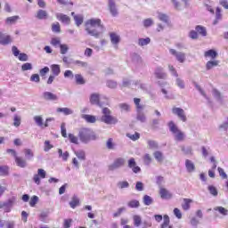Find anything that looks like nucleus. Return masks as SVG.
Segmentation results:
<instances>
[{"mask_svg": "<svg viewBox=\"0 0 228 228\" xmlns=\"http://www.w3.org/2000/svg\"><path fill=\"white\" fill-rule=\"evenodd\" d=\"M101 29L102 31L104 30V24H102V20L101 19H90L86 22V31L91 37H94V38H99L101 37Z\"/></svg>", "mask_w": 228, "mask_h": 228, "instance_id": "obj_1", "label": "nucleus"}, {"mask_svg": "<svg viewBox=\"0 0 228 228\" xmlns=\"http://www.w3.org/2000/svg\"><path fill=\"white\" fill-rule=\"evenodd\" d=\"M78 138L83 143H88L91 140H95V134L90 128H81L78 132Z\"/></svg>", "mask_w": 228, "mask_h": 228, "instance_id": "obj_2", "label": "nucleus"}, {"mask_svg": "<svg viewBox=\"0 0 228 228\" xmlns=\"http://www.w3.org/2000/svg\"><path fill=\"white\" fill-rule=\"evenodd\" d=\"M167 126L169 127V131L175 134V140H176V142H184L186 135L179 129L174 121H169Z\"/></svg>", "mask_w": 228, "mask_h": 228, "instance_id": "obj_3", "label": "nucleus"}, {"mask_svg": "<svg viewBox=\"0 0 228 228\" xmlns=\"http://www.w3.org/2000/svg\"><path fill=\"white\" fill-rule=\"evenodd\" d=\"M6 152L7 154H12V156H13L17 167H20V168H26V167H28V162H26V159L22 157H19L15 150L7 149Z\"/></svg>", "mask_w": 228, "mask_h": 228, "instance_id": "obj_4", "label": "nucleus"}, {"mask_svg": "<svg viewBox=\"0 0 228 228\" xmlns=\"http://www.w3.org/2000/svg\"><path fill=\"white\" fill-rule=\"evenodd\" d=\"M102 114V122H104V124H117L118 122L117 118L111 116V110L109 108H103Z\"/></svg>", "mask_w": 228, "mask_h": 228, "instance_id": "obj_5", "label": "nucleus"}, {"mask_svg": "<svg viewBox=\"0 0 228 228\" xmlns=\"http://www.w3.org/2000/svg\"><path fill=\"white\" fill-rule=\"evenodd\" d=\"M15 197L10 198L7 201L5 202H1L0 203V209H4V213H10L12 211V208L15 204Z\"/></svg>", "mask_w": 228, "mask_h": 228, "instance_id": "obj_6", "label": "nucleus"}, {"mask_svg": "<svg viewBox=\"0 0 228 228\" xmlns=\"http://www.w3.org/2000/svg\"><path fill=\"white\" fill-rule=\"evenodd\" d=\"M126 165V159L124 158H117L113 161L112 164L109 166V170L110 172H113V170H117V168H120Z\"/></svg>", "mask_w": 228, "mask_h": 228, "instance_id": "obj_7", "label": "nucleus"}, {"mask_svg": "<svg viewBox=\"0 0 228 228\" xmlns=\"http://www.w3.org/2000/svg\"><path fill=\"white\" fill-rule=\"evenodd\" d=\"M172 113L174 115H177L178 118H180L182 122H186V120H188V118H186V113L184 112V110L179 107H173Z\"/></svg>", "mask_w": 228, "mask_h": 228, "instance_id": "obj_8", "label": "nucleus"}, {"mask_svg": "<svg viewBox=\"0 0 228 228\" xmlns=\"http://www.w3.org/2000/svg\"><path fill=\"white\" fill-rule=\"evenodd\" d=\"M34 120H35L37 126H38L39 127H42V129H44V127H49V122H51V120H53V118H48L45 119V122L44 123V119L42 118V116H35Z\"/></svg>", "mask_w": 228, "mask_h": 228, "instance_id": "obj_9", "label": "nucleus"}, {"mask_svg": "<svg viewBox=\"0 0 228 228\" xmlns=\"http://www.w3.org/2000/svg\"><path fill=\"white\" fill-rule=\"evenodd\" d=\"M47 173L45 170L39 168L37 169V174L34 175L33 181L36 184H40V179H45Z\"/></svg>", "mask_w": 228, "mask_h": 228, "instance_id": "obj_10", "label": "nucleus"}, {"mask_svg": "<svg viewBox=\"0 0 228 228\" xmlns=\"http://www.w3.org/2000/svg\"><path fill=\"white\" fill-rule=\"evenodd\" d=\"M169 53L175 56L177 61L180 63H184V61L186 60V54L183 52H177L175 49H169Z\"/></svg>", "mask_w": 228, "mask_h": 228, "instance_id": "obj_11", "label": "nucleus"}, {"mask_svg": "<svg viewBox=\"0 0 228 228\" xmlns=\"http://www.w3.org/2000/svg\"><path fill=\"white\" fill-rule=\"evenodd\" d=\"M13 42L12 36L0 32V45H10Z\"/></svg>", "mask_w": 228, "mask_h": 228, "instance_id": "obj_12", "label": "nucleus"}, {"mask_svg": "<svg viewBox=\"0 0 228 228\" xmlns=\"http://www.w3.org/2000/svg\"><path fill=\"white\" fill-rule=\"evenodd\" d=\"M35 17L37 20H47L49 19V13L44 9H39L36 12Z\"/></svg>", "mask_w": 228, "mask_h": 228, "instance_id": "obj_13", "label": "nucleus"}, {"mask_svg": "<svg viewBox=\"0 0 228 228\" xmlns=\"http://www.w3.org/2000/svg\"><path fill=\"white\" fill-rule=\"evenodd\" d=\"M128 167L132 168L134 174H138V172L142 171V168H140V167L136 166V160L134 159V158H131L128 160Z\"/></svg>", "mask_w": 228, "mask_h": 228, "instance_id": "obj_14", "label": "nucleus"}, {"mask_svg": "<svg viewBox=\"0 0 228 228\" xmlns=\"http://www.w3.org/2000/svg\"><path fill=\"white\" fill-rule=\"evenodd\" d=\"M109 10L112 17H117V15H118V10L117 9V4L114 0H109Z\"/></svg>", "mask_w": 228, "mask_h": 228, "instance_id": "obj_15", "label": "nucleus"}, {"mask_svg": "<svg viewBox=\"0 0 228 228\" xmlns=\"http://www.w3.org/2000/svg\"><path fill=\"white\" fill-rule=\"evenodd\" d=\"M101 96L99 94H93L90 96V102L91 104L100 106V108H102V104H101Z\"/></svg>", "mask_w": 228, "mask_h": 228, "instance_id": "obj_16", "label": "nucleus"}, {"mask_svg": "<svg viewBox=\"0 0 228 228\" xmlns=\"http://www.w3.org/2000/svg\"><path fill=\"white\" fill-rule=\"evenodd\" d=\"M154 75L157 79H167V73L163 71L162 67L156 68Z\"/></svg>", "mask_w": 228, "mask_h": 228, "instance_id": "obj_17", "label": "nucleus"}, {"mask_svg": "<svg viewBox=\"0 0 228 228\" xmlns=\"http://www.w3.org/2000/svg\"><path fill=\"white\" fill-rule=\"evenodd\" d=\"M56 19H58V20L62 22V24H67V25L70 24V18L67 14L57 13Z\"/></svg>", "mask_w": 228, "mask_h": 228, "instance_id": "obj_18", "label": "nucleus"}, {"mask_svg": "<svg viewBox=\"0 0 228 228\" xmlns=\"http://www.w3.org/2000/svg\"><path fill=\"white\" fill-rule=\"evenodd\" d=\"M110 42L113 45H118L120 44V36L115 32L110 33Z\"/></svg>", "mask_w": 228, "mask_h": 228, "instance_id": "obj_19", "label": "nucleus"}, {"mask_svg": "<svg viewBox=\"0 0 228 228\" xmlns=\"http://www.w3.org/2000/svg\"><path fill=\"white\" fill-rule=\"evenodd\" d=\"M43 97L45 101H58V95L51 93V92H45L43 94Z\"/></svg>", "mask_w": 228, "mask_h": 228, "instance_id": "obj_20", "label": "nucleus"}, {"mask_svg": "<svg viewBox=\"0 0 228 228\" xmlns=\"http://www.w3.org/2000/svg\"><path fill=\"white\" fill-rule=\"evenodd\" d=\"M159 195L161 199H165V200L172 199V193H170V191H168V190L165 188H160Z\"/></svg>", "mask_w": 228, "mask_h": 228, "instance_id": "obj_21", "label": "nucleus"}, {"mask_svg": "<svg viewBox=\"0 0 228 228\" xmlns=\"http://www.w3.org/2000/svg\"><path fill=\"white\" fill-rule=\"evenodd\" d=\"M204 56L205 58H210L211 60H215V58L218 56V53H216V51L213 49H210L204 53Z\"/></svg>", "mask_w": 228, "mask_h": 228, "instance_id": "obj_22", "label": "nucleus"}, {"mask_svg": "<svg viewBox=\"0 0 228 228\" xmlns=\"http://www.w3.org/2000/svg\"><path fill=\"white\" fill-rule=\"evenodd\" d=\"M50 69L52 70L53 76H60L61 73V69L60 68V65L58 64H52L50 66Z\"/></svg>", "mask_w": 228, "mask_h": 228, "instance_id": "obj_23", "label": "nucleus"}, {"mask_svg": "<svg viewBox=\"0 0 228 228\" xmlns=\"http://www.w3.org/2000/svg\"><path fill=\"white\" fill-rule=\"evenodd\" d=\"M163 218L164 221L160 225L161 228H174L172 225H170V217L168 216V215H165Z\"/></svg>", "mask_w": 228, "mask_h": 228, "instance_id": "obj_24", "label": "nucleus"}, {"mask_svg": "<svg viewBox=\"0 0 228 228\" xmlns=\"http://www.w3.org/2000/svg\"><path fill=\"white\" fill-rule=\"evenodd\" d=\"M219 63H220V61H216V60L208 61L206 63V69L207 70H211V69H213L214 67H218Z\"/></svg>", "mask_w": 228, "mask_h": 228, "instance_id": "obj_25", "label": "nucleus"}, {"mask_svg": "<svg viewBox=\"0 0 228 228\" xmlns=\"http://www.w3.org/2000/svg\"><path fill=\"white\" fill-rule=\"evenodd\" d=\"M79 204H80L79 198H77V196H73L71 199V202H69L70 208L72 209H76V208H77Z\"/></svg>", "mask_w": 228, "mask_h": 228, "instance_id": "obj_26", "label": "nucleus"}, {"mask_svg": "<svg viewBox=\"0 0 228 228\" xmlns=\"http://www.w3.org/2000/svg\"><path fill=\"white\" fill-rule=\"evenodd\" d=\"M185 167H186L188 172H190V173L195 172V164H193V162H191V160L186 159Z\"/></svg>", "mask_w": 228, "mask_h": 228, "instance_id": "obj_27", "label": "nucleus"}, {"mask_svg": "<svg viewBox=\"0 0 228 228\" xmlns=\"http://www.w3.org/2000/svg\"><path fill=\"white\" fill-rule=\"evenodd\" d=\"M191 202H193V200L191 199H183V204H182V208L183 211H188L190 209Z\"/></svg>", "mask_w": 228, "mask_h": 228, "instance_id": "obj_28", "label": "nucleus"}, {"mask_svg": "<svg viewBox=\"0 0 228 228\" xmlns=\"http://www.w3.org/2000/svg\"><path fill=\"white\" fill-rule=\"evenodd\" d=\"M75 83L77 85H85L86 81L85 80V77L81 74H76L75 75Z\"/></svg>", "mask_w": 228, "mask_h": 228, "instance_id": "obj_29", "label": "nucleus"}, {"mask_svg": "<svg viewBox=\"0 0 228 228\" xmlns=\"http://www.w3.org/2000/svg\"><path fill=\"white\" fill-rule=\"evenodd\" d=\"M141 102H142V100L140 98H134V102L135 104L138 113H140L142 111V110H143V108H145V105L140 104Z\"/></svg>", "mask_w": 228, "mask_h": 228, "instance_id": "obj_30", "label": "nucleus"}, {"mask_svg": "<svg viewBox=\"0 0 228 228\" xmlns=\"http://www.w3.org/2000/svg\"><path fill=\"white\" fill-rule=\"evenodd\" d=\"M197 33H199V35H201V37H206L208 35V31L206 30V28L198 25L195 28Z\"/></svg>", "mask_w": 228, "mask_h": 228, "instance_id": "obj_31", "label": "nucleus"}, {"mask_svg": "<svg viewBox=\"0 0 228 228\" xmlns=\"http://www.w3.org/2000/svg\"><path fill=\"white\" fill-rule=\"evenodd\" d=\"M134 225L140 227L142 225V216L138 215L133 216Z\"/></svg>", "mask_w": 228, "mask_h": 228, "instance_id": "obj_32", "label": "nucleus"}, {"mask_svg": "<svg viewBox=\"0 0 228 228\" xmlns=\"http://www.w3.org/2000/svg\"><path fill=\"white\" fill-rule=\"evenodd\" d=\"M74 20H75L76 26H77V27L81 26V24H83V21H84L83 15H81V14L75 15Z\"/></svg>", "mask_w": 228, "mask_h": 228, "instance_id": "obj_33", "label": "nucleus"}, {"mask_svg": "<svg viewBox=\"0 0 228 228\" xmlns=\"http://www.w3.org/2000/svg\"><path fill=\"white\" fill-rule=\"evenodd\" d=\"M126 137L132 140V142H136V140H140V133L135 132L134 134L127 133Z\"/></svg>", "mask_w": 228, "mask_h": 228, "instance_id": "obj_34", "label": "nucleus"}, {"mask_svg": "<svg viewBox=\"0 0 228 228\" xmlns=\"http://www.w3.org/2000/svg\"><path fill=\"white\" fill-rule=\"evenodd\" d=\"M127 206L132 208H140V201L138 200H132L128 201Z\"/></svg>", "mask_w": 228, "mask_h": 228, "instance_id": "obj_35", "label": "nucleus"}, {"mask_svg": "<svg viewBox=\"0 0 228 228\" xmlns=\"http://www.w3.org/2000/svg\"><path fill=\"white\" fill-rule=\"evenodd\" d=\"M75 156H77V158H78V159H81L82 161H85L86 159V154L85 153V151H75Z\"/></svg>", "mask_w": 228, "mask_h": 228, "instance_id": "obj_36", "label": "nucleus"}, {"mask_svg": "<svg viewBox=\"0 0 228 228\" xmlns=\"http://www.w3.org/2000/svg\"><path fill=\"white\" fill-rule=\"evenodd\" d=\"M149 44H151V39L149 37L139 38V40H138V45L141 47H143L144 45H149Z\"/></svg>", "mask_w": 228, "mask_h": 228, "instance_id": "obj_37", "label": "nucleus"}, {"mask_svg": "<svg viewBox=\"0 0 228 228\" xmlns=\"http://www.w3.org/2000/svg\"><path fill=\"white\" fill-rule=\"evenodd\" d=\"M84 118L89 124H95V122L97 121V118H95V116H92V115H84Z\"/></svg>", "mask_w": 228, "mask_h": 228, "instance_id": "obj_38", "label": "nucleus"}, {"mask_svg": "<svg viewBox=\"0 0 228 228\" xmlns=\"http://www.w3.org/2000/svg\"><path fill=\"white\" fill-rule=\"evenodd\" d=\"M52 31L53 33H61V27L60 26V22L52 24Z\"/></svg>", "mask_w": 228, "mask_h": 228, "instance_id": "obj_39", "label": "nucleus"}, {"mask_svg": "<svg viewBox=\"0 0 228 228\" xmlns=\"http://www.w3.org/2000/svg\"><path fill=\"white\" fill-rule=\"evenodd\" d=\"M106 147L109 151H113L115 149V142H113V138H109L106 142Z\"/></svg>", "mask_w": 228, "mask_h": 228, "instance_id": "obj_40", "label": "nucleus"}, {"mask_svg": "<svg viewBox=\"0 0 228 228\" xmlns=\"http://www.w3.org/2000/svg\"><path fill=\"white\" fill-rule=\"evenodd\" d=\"M58 113H64V115H72V110L69 108H58Z\"/></svg>", "mask_w": 228, "mask_h": 228, "instance_id": "obj_41", "label": "nucleus"}, {"mask_svg": "<svg viewBox=\"0 0 228 228\" xmlns=\"http://www.w3.org/2000/svg\"><path fill=\"white\" fill-rule=\"evenodd\" d=\"M19 19V16H12V17H8L5 20V24H15V22H17V20Z\"/></svg>", "mask_w": 228, "mask_h": 228, "instance_id": "obj_42", "label": "nucleus"}, {"mask_svg": "<svg viewBox=\"0 0 228 228\" xmlns=\"http://www.w3.org/2000/svg\"><path fill=\"white\" fill-rule=\"evenodd\" d=\"M215 211H218L220 215H223L224 216H227L228 210L224 207H216Z\"/></svg>", "mask_w": 228, "mask_h": 228, "instance_id": "obj_43", "label": "nucleus"}, {"mask_svg": "<svg viewBox=\"0 0 228 228\" xmlns=\"http://www.w3.org/2000/svg\"><path fill=\"white\" fill-rule=\"evenodd\" d=\"M153 156H154L155 159H157L159 161V163L163 162V153L161 151H155L153 153Z\"/></svg>", "mask_w": 228, "mask_h": 228, "instance_id": "obj_44", "label": "nucleus"}, {"mask_svg": "<svg viewBox=\"0 0 228 228\" xmlns=\"http://www.w3.org/2000/svg\"><path fill=\"white\" fill-rule=\"evenodd\" d=\"M153 200L152 198L149 195H144L143 197V204L145 206H151V204H152Z\"/></svg>", "mask_w": 228, "mask_h": 228, "instance_id": "obj_45", "label": "nucleus"}, {"mask_svg": "<svg viewBox=\"0 0 228 228\" xmlns=\"http://www.w3.org/2000/svg\"><path fill=\"white\" fill-rule=\"evenodd\" d=\"M142 159H143L145 165H151V163L152 162V157H151V155L149 153H146L142 157Z\"/></svg>", "mask_w": 228, "mask_h": 228, "instance_id": "obj_46", "label": "nucleus"}, {"mask_svg": "<svg viewBox=\"0 0 228 228\" xmlns=\"http://www.w3.org/2000/svg\"><path fill=\"white\" fill-rule=\"evenodd\" d=\"M208 191L209 193H211V195H213L214 197H216V195H218V190L216 189V187L213 186V185H209L208 186Z\"/></svg>", "mask_w": 228, "mask_h": 228, "instance_id": "obj_47", "label": "nucleus"}, {"mask_svg": "<svg viewBox=\"0 0 228 228\" xmlns=\"http://www.w3.org/2000/svg\"><path fill=\"white\" fill-rule=\"evenodd\" d=\"M69 138L71 143H75V145H77V143H79L77 137L73 134H69Z\"/></svg>", "mask_w": 228, "mask_h": 228, "instance_id": "obj_48", "label": "nucleus"}, {"mask_svg": "<svg viewBox=\"0 0 228 228\" xmlns=\"http://www.w3.org/2000/svg\"><path fill=\"white\" fill-rule=\"evenodd\" d=\"M53 147L54 146L51 144L50 141H45V148H44L45 152H49V151H51Z\"/></svg>", "mask_w": 228, "mask_h": 228, "instance_id": "obj_49", "label": "nucleus"}, {"mask_svg": "<svg viewBox=\"0 0 228 228\" xmlns=\"http://www.w3.org/2000/svg\"><path fill=\"white\" fill-rule=\"evenodd\" d=\"M60 44H61L60 37H53L51 39V45H53L54 47H58Z\"/></svg>", "mask_w": 228, "mask_h": 228, "instance_id": "obj_50", "label": "nucleus"}, {"mask_svg": "<svg viewBox=\"0 0 228 228\" xmlns=\"http://www.w3.org/2000/svg\"><path fill=\"white\" fill-rule=\"evenodd\" d=\"M152 24H154V21L151 18H148L143 20L144 28H151V26H152Z\"/></svg>", "mask_w": 228, "mask_h": 228, "instance_id": "obj_51", "label": "nucleus"}, {"mask_svg": "<svg viewBox=\"0 0 228 228\" xmlns=\"http://www.w3.org/2000/svg\"><path fill=\"white\" fill-rule=\"evenodd\" d=\"M31 69H33V65H31L29 62H26L21 66V70L23 71L31 70Z\"/></svg>", "mask_w": 228, "mask_h": 228, "instance_id": "obj_52", "label": "nucleus"}, {"mask_svg": "<svg viewBox=\"0 0 228 228\" xmlns=\"http://www.w3.org/2000/svg\"><path fill=\"white\" fill-rule=\"evenodd\" d=\"M74 64L77 65V67H82V69L88 67V63L82 61H75Z\"/></svg>", "mask_w": 228, "mask_h": 228, "instance_id": "obj_53", "label": "nucleus"}, {"mask_svg": "<svg viewBox=\"0 0 228 228\" xmlns=\"http://www.w3.org/2000/svg\"><path fill=\"white\" fill-rule=\"evenodd\" d=\"M189 37L190 38H192V40H197V38H199V32H197V30H191Z\"/></svg>", "mask_w": 228, "mask_h": 228, "instance_id": "obj_54", "label": "nucleus"}, {"mask_svg": "<svg viewBox=\"0 0 228 228\" xmlns=\"http://www.w3.org/2000/svg\"><path fill=\"white\" fill-rule=\"evenodd\" d=\"M148 147L149 149H158V142H156V141L149 140Z\"/></svg>", "mask_w": 228, "mask_h": 228, "instance_id": "obj_55", "label": "nucleus"}, {"mask_svg": "<svg viewBox=\"0 0 228 228\" xmlns=\"http://www.w3.org/2000/svg\"><path fill=\"white\" fill-rule=\"evenodd\" d=\"M13 126L14 127H19L20 126V118L18 115H15L13 118Z\"/></svg>", "mask_w": 228, "mask_h": 228, "instance_id": "obj_56", "label": "nucleus"}, {"mask_svg": "<svg viewBox=\"0 0 228 228\" xmlns=\"http://www.w3.org/2000/svg\"><path fill=\"white\" fill-rule=\"evenodd\" d=\"M39 74L41 77H45V75L49 74V67H45L39 70Z\"/></svg>", "mask_w": 228, "mask_h": 228, "instance_id": "obj_57", "label": "nucleus"}, {"mask_svg": "<svg viewBox=\"0 0 228 228\" xmlns=\"http://www.w3.org/2000/svg\"><path fill=\"white\" fill-rule=\"evenodd\" d=\"M0 175H8V167L6 166L0 167Z\"/></svg>", "mask_w": 228, "mask_h": 228, "instance_id": "obj_58", "label": "nucleus"}, {"mask_svg": "<svg viewBox=\"0 0 228 228\" xmlns=\"http://www.w3.org/2000/svg\"><path fill=\"white\" fill-rule=\"evenodd\" d=\"M159 20H161L162 22H168V16L165 13H159Z\"/></svg>", "mask_w": 228, "mask_h": 228, "instance_id": "obj_59", "label": "nucleus"}, {"mask_svg": "<svg viewBox=\"0 0 228 228\" xmlns=\"http://www.w3.org/2000/svg\"><path fill=\"white\" fill-rule=\"evenodd\" d=\"M37 202H38V198L37 196H33L30 199L29 206H31V208H35V206H37Z\"/></svg>", "mask_w": 228, "mask_h": 228, "instance_id": "obj_60", "label": "nucleus"}, {"mask_svg": "<svg viewBox=\"0 0 228 228\" xmlns=\"http://www.w3.org/2000/svg\"><path fill=\"white\" fill-rule=\"evenodd\" d=\"M118 186H119L121 190H124V188H129V183L127 181L119 182Z\"/></svg>", "mask_w": 228, "mask_h": 228, "instance_id": "obj_61", "label": "nucleus"}, {"mask_svg": "<svg viewBox=\"0 0 228 228\" xmlns=\"http://www.w3.org/2000/svg\"><path fill=\"white\" fill-rule=\"evenodd\" d=\"M18 60H20V61H28V54L22 53H20L18 55Z\"/></svg>", "mask_w": 228, "mask_h": 228, "instance_id": "obj_62", "label": "nucleus"}, {"mask_svg": "<svg viewBox=\"0 0 228 228\" xmlns=\"http://www.w3.org/2000/svg\"><path fill=\"white\" fill-rule=\"evenodd\" d=\"M107 86L109 88H117V82L113 80L107 81Z\"/></svg>", "mask_w": 228, "mask_h": 228, "instance_id": "obj_63", "label": "nucleus"}, {"mask_svg": "<svg viewBox=\"0 0 228 228\" xmlns=\"http://www.w3.org/2000/svg\"><path fill=\"white\" fill-rule=\"evenodd\" d=\"M72 224V219H64L63 227L64 228H70Z\"/></svg>", "mask_w": 228, "mask_h": 228, "instance_id": "obj_64", "label": "nucleus"}]
</instances>
